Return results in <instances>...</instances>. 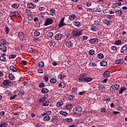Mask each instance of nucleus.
<instances>
[{
  "label": "nucleus",
  "mask_w": 127,
  "mask_h": 127,
  "mask_svg": "<svg viewBox=\"0 0 127 127\" xmlns=\"http://www.w3.org/2000/svg\"><path fill=\"white\" fill-rule=\"evenodd\" d=\"M75 18H76V15L75 14H72L69 16V20L73 21L74 19H75Z\"/></svg>",
  "instance_id": "obj_20"
},
{
  "label": "nucleus",
  "mask_w": 127,
  "mask_h": 127,
  "mask_svg": "<svg viewBox=\"0 0 127 127\" xmlns=\"http://www.w3.org/2000/svg\"><path fill=\"white\" fill-rule=\"evenodd\" d=\"M65 110H70V109H72V104H68L65 106Z\"/></svg>",
  "instance_id": "obj_33"
},
{
  "label": "nucleus",
  "mask_w": 127,
  "mask_h": 127,
  "mask_svg": "<svg viewBox=\"0 0 127 127\" xmlns=\"http://www.w3.org/2000/svg\"><path fill=\"white\" fill-rule=\"evenodd\" d=\"M75 98V96L71 95L68 97L69 101H72Z\"/></svg>",
  "instance_id": "obj_42"
},
{
  "label": "nucleus",
  "mask_w": 127,
  "mask_h": 127,
  "mask_svg": "<svg viewBox=\"0 0 127 127\" xmlns=\"http://www.w3.org/2000/svg\"><path fill=\"white\" fill-rule=\"evenodd\" d=\"M120 88V85L119 84H115L114 85H112L111 87L110 88L111 90H118Z\"/></svg>",
  "instance_id": "obj_8"
},
{
  "label": "nucleus",
  "mask_w": 127,
  "mask_h": 127,
  "mask_svg": "<svg viewBox=\"0 0 127 127\" xmlns=\"http://www.w3.org/2000/svg\"><path fill=\"white\" fill-rule=\"evenodd\" d=\"M47 98H48V95H45V97L43 99H41L39 100V103H42V105L44 107H47L48 106V101L47 100Z\"/></svg>",
  "instance_id": "obj_1"
},
{
  "label": "nucleus",
  "mask_w": 127,
  "mask_h": 127,
  "mask_svg": "<svg viewBox=\"0 0 127 127\" xmlns=\"http://www.w3.org/2000/svg\"><path fill=\"white\" fill-rule=\"evenodd\" d=\"M28 7H29L30 8H34L36 7V5L32 3H29L27 4Z\"/></svg>",
  "instance_id": "obj_13"
},
{
  "label": "nucleus",
  "mask_w": 127,
  "mask_h": 127,
  "mask_svg": "<svg viewBox=\"0 0 127 127\" xmlns=\"http://www.w3.org/2000/svg\"><path fill=\"white\" fill-rule=\"evenodd\" d=\"M98 57H99V58H100V59H103V58H104V55H103V54L102 53H100L98 55Z\"/></svg>",
  "instance_id": "obj_51"
},
{
  "label": "nucleus",
  "mask_w": 127,
  "mask_h": 127,
  "mask_svg": "<svg viewBox=\"0 0 127 127\" xmlns=\"http://www.w3.org/2000/svg\"><path fill=\"white\" fill-rule=\"evenodd\" d=\"M10 70L11 71H12V72H16L17 70L16 68H15L13 65H11L10 66Z\"/></svg>",
  "instance_id": "obj_25"
},
{
  "label": "nucleus",
  "mask_w": 127,
  "mask_h": 127,
  "mask_svg": "<svg viewBox=\"0 0 127 127\" xmlns=\"http://www.w3.org/2000/svg\"><path fill=\"white\" fill-rule=\"evenodd\" d=\"M98 89H99V91H105V88L103 85H101L98 86Z\"/></svg>",
  "instance_id": "obj_26"
},
{
  "label": "nucleus",
  "mask_w": 127,
  "mask_h": 127,
  "mask_svg": "<svg viewBox=\"0 0 127 127\" xmlns=\"http://www.w3.org/2000/svg\"><path fill=\"white\" fill-rule=\"evenodd\" d=\"M74 24L75 26H77V27H80L81 26V22L79 21H76L74 22Z\"/></svg>",
  "instance_id": "obj_36"
},
{
  "label": "nucleus",
  "mask_w": 127,
  "mask_h": 127,
  "mask_svg": "<svg viewBox=\"0 0 127 127\" xmlns=\"http://www.w3.org/2000/svg\"><path fill=\"white\" fill-rule=\"evenodd\" d=\"M5 95L6 96H10L11 94L9 90H7L5 92Z\"/></svg>",
  "instance_id": "obj_60"
},
{
  "label": "nucleus",
  "mask_w": 127,
  "mask_h": 127,
  "mask_svg": "<svg viewBox=\"0 0 127 127\" xmlns=\"http://www.w3.org/2000/svg\"><path fill=\"white\" fill-rule=\"evenodd\" d=\"M19 6V4L17 3H14L11 5V7L14 8H17Z\"/></svg>",
  "instance_id": "obj_24"
},
{
  "label": "nucleus",
  "mask_w": 127,
  "mask_h": 127,
  "mask_svg": "<svg viewBox=\"0 0 127 127\" xmlns=\"http://www.w3.org/2000/svg\"><path fill=\"white\" fill-rule=\"evenodd\" d=\"M64 77H65V75L63 74H60L58 76V78L59 79H60V80H63V79H64Z\"/></svg>",
  "instance_id": "obj_46"
},
{
  "label": "nucleus",
  "mask_w": 127,
  "mask_h": 127,
  "mask_svg": "<svg viewBox=\"0 0 127 127\" xmlns=\"http://www.w3.org/2000/svg\"><path fill=\"white\" fill-rule=\"evenodd\" d=\"M8 78L9 79H10V80H11L12 81L13 80H14V75H13V74H12V73H9V74L8 75Z\"/></svg>",
  "instance_id": "obj_23"
},
{
  "label": "nucleus",
  "mask_w": 127,
  "mask_h": 127,
  "mask_svg": "<svg viewBox=\"0 0 127 127\" xmlns=\"http://www.w3.org/2000/svg\"><path fill=\"white\" fill-rule=\"evenodd\" d=\"M107 64L108 63H107V61H102L100 62L101 66H103V67H105Z\"/></svg>",
  "instance_id": "obj_22"
},
{
  "label": "nucleus",
  "mask_w": 127,
  "mask_h": 127,
  "mask_svg": "<svg viewBox=\"0 0 127 127\" xmlns=\"http://www.w3.org/2000/svg\"><path fill=\"white\" fill-rule=\"evenodd\" d=\"M86 74L84 73L83 75L80 76V77L78 78L79 82H84V81H85V76H86Z\"/></svg>",
  "instance_id": "obj_9"
},
{
  "label": "nucleus",
  "mask_w": 127,
  "mask_h": 127,
  "mask_svg": "<svg viewBox=\"0 0 127 127\" xmlns=\"http://www.w3.org/2000/svg\"><path fill=\"white\" fill-rule=\"evenodd\" d=\"M40 35V33L37 31H35L34 32V36L37 37Z\"/></svg>",
  "instance_id": "obj_44"
},
{
  "label": "nucleus",
  "mask_w": 127,
  "mask_h": 127,
  "mask_svg": "<svg viewBox=\"0 0 127 127\" xmlns=\"http://www.w3.org/2000/svg\"><path fill=\"white\" fill-rule=\"evenodd\" d=\"M49 45L51 46V47H54L55 43L51 41L49 42Z\"/></svg>",
  "instance_id": "obj_40"
},
{
  "label": "nucleus",
  "mask_w": 127,
  "mask_h": 127,
  "mask_svg": "<svg viewBox=\"0 0 127 127\" xmlns=\"http://www.w3.org/2000/svg\"><path fill=\"white\" fill-rule=\"evenodd\" d=\"M64 19H65V17H63L60 21V23L59 24V26L60 28H61V27H63V26H65L66 25V24L64 23Z\"/></svg>",
  "instance_id": "obj_4"
},
{
  "label": "nucleus",
  "mask_w": 127,
  "mask_h": 127,
  "mask_svg": "<svg viewBox=\"0 0 127 127\" xmlns=\"http://www.w3.org/2000/svg\"><path fill=\"white\" fill-rule=\"evenodd\" d=\"M127 45H125L122 48L121 50V53H124V52H125V51H126V50H127Z\"/></svg>",
  "instance_id": "obj_14"
},
{
  "label": "nucleus",
  "mask_w": 127,
  "mask_h": 127,
  "mask_svg": "<svg viewBox=\"0 0 127 127\" xmlns=\"http://www.w3.org/2000/svg\"><path fill=\"white\" fill-rule=\"evenodd\" d=\"M0 43V47H1L2 46H3L5 43H6V41L4 39H2L1 40Z\"/></svg>",
  "instance_id": "obj_18"
},
{
  "label": "nucleus",
  "mask_w": 127,
  "mask_h": 127,
  "mask_svg": "<svg viewBox=\"0 0 127 127\" xmlns=\"http://www.w3.org/2000/svg\"><path fill=\"white\" fill-rule=\"evenodd\" d=\"M42 94H47L48 93V89L46 88H43L41 90Z\"/></svg>",
  "instance_id": "obj_17"
},
{
  "label": "nucleus",
  "mask_w": 127,
  "mask_h": 127,
  "mask_svg": "<svg viewBox=\"0 0 127 127\" xmlns=\"http://www.w3.org/2000/svg\"><path fill=\"white\" fill-rule=\"evenodd\" d=\"M21 64L22 65H26V64H27V63H26V62L25 61H22L21 62Z\"/></svg>",
  "instance_id": "obj_59"
},
{
  "label": "nucleus",
  "mask_w": 127,
  "mask_h": 127,
  "mask_svg": "<svg viewBox=\"0 0 127 127\" xmlns=\"http://www.w3.org/2000/svg\"><path fill=\"white\" fill-rule=\"evenodd\" d=\"M54 14H55V9L52 8L50 11L49 15L53 16Z\"/></svg>",
  "instance_id": "obj_19"
},
{
  "label": "nucleus",
  "mask_w": 127,
  "mask_h": 127,
  "mask_svg": "<svg viewBox=\"0 0 127 127\" xmlns=\"http://www.w3.org/2000/svg\"><path fill=\"white\" fill-rule=\"evenodd\" d=\"M65 121L67 122V123H71V122H72V118H66L65 119Z\"/></svg>",
  "instance_id": "obj_52"
},
{
  "label": "nucleus",
  "mask_w": 127,
  "mask_h": 127,
  "mask_svg": "<svg viewBox=\"0 0 127 127\" xmlns=\"http://www.w3.org/2000/svg\"><path fill=\"white\" fill-rule=\"evenodd\" d=\"M44 83L42 82L39 84V88H43L44 87Z\"/></svg>",
  "instance_id": "obj_57"
},
{
  "label": "nucleus",
  "mask_w": 127,
  "mask_h": 127,
  "mask_svg": "<svg viewBox=\"0 0 127 127\" xmlns=\"http://www.w3.org/2000/svg\"><path fill=\"white\" fill-rule=\"evenodd\" d=\"M18 96H20L21 97L22 96H23L24 95V91H20L18 93Z\"/></svg>",
  "instance_id": "obj_48"
},
{
  "label": "nucleus",
  "mask_w": 127,
  "mask_h": 127,
  "mask_svg": "<svg viewBox=\"0 0 127 127\" xmlns=\"http://www.w3.org/2000/svg\"><path fill=\"white\" fill-rule=\"evenodd\" d=\"M43 120L44 121L47 122V121H48V116H46L44 117Z\"/></svg>",
  "instance_id": "obj_61"
},
{
  "label": "nucleus",
  "mask_w": 127,
  "mask_h": 127,
  "mask_svg": "<svg viewBox=\"0 0 127 127\" xmlns=\"http://www.w3.org/2000/svg\"><path fill=\"white\" fill-rule=\"evenodd\" d=\"M122 43V41L121 40H117L115 42L116 45H120Z\"/></svg>",
  "instance_id": "obj_53"
},
{
  "label": "nucleus",
  "mask_w": 127,
  "mask_h": 127,
  "mask_svg": "<svg viewBox=\"0 0 127 127\" xmlns=\"http://www.w3.org/2000/svg\"><path fill=\"white\" fill-rule=\"evenodd\" d=\"M62 37H63V35H62V34H58L56 35L55 39L56 40H61Z\"/></svg>",
  "instance_id": "obj_7"
},
{
  "label": "nucleus",
  "mask_w": 127,
  "mask_h": 127,
  "mask_svg": "<svg viewBox=\"0 0 127 127\" xmlns=\"http://www.w3.org/2000/svg\"><path fill=\"white\" fill-rule=\"evenodd\" d=\"M111 49L112 50H113V51H115V50H116V49H117V47H116L115 46H113L111 47Z\"/></svg>",
  "instance_id": "obj_63"
},
{
  "label": "nucleus",
  "mask_w": 127,
  "mask_h": 127,
  "mask_svg": "<svg viewBox=\"0 0 127 127\" xmlns=\"http://www.w3.org/2000/svg\"><path fill=\"white\" fill-rule=\"evenodd\" d=\"M89 65L90 67H95V66H97V64L93 62L89 63Z\"/></svg>",
  "instance_id": "obj_39"
},
{
  "label": "nucleus",
  "mask_w": 127,
  "mask_h": 127,
  "mask_svg": "<svg viewBox=\"0 0 127 127\" xmlns=\"http://www.w3.org/2000/svg\"><path fill=\"white\" fill-rule=\"evenodd\" d=\"M0 61H2V62H5L6 61V59L4 58V57L0 56Z\"/></svg>",
  "instance_id": "obj_38"
},
{
  "label": "nucleus",
  "mask_w": 127,
  "mask_h": 127,
  "mask_svg": "<svg viewBox=\"0 0 127 127\" xmlns=\"http://www.w3.org/2000/svg\"><path fill=\"white\" fill-rule=\"evenodd\" d=\"M17 96L15 95H13L11 97H10V100H14L15 99V97H16Z\"/></svg>",
  "instance_id": "obj_58"
},
{
  "label": "nucleus",
  "mask_w": 127,
  "mask_h": 127,
  "mask_svg": "<svg viewBox=\"0 0 127 127\" xmlns=\"http://www.w3.org/2000/svg\"><path fill=\"white\" fill-rule=\"evenodd\" d=\"M0 49L2 52H6V47L5 46H2Z\"/></svg>",
  "instance_id": "obj_27"
},
{
  "label": "nucleus",
  "mask_w": 127,
  "mask_h": 127,
  "mask_svg": "<svg viewBox=\"0 0 127 127\" xmlns=\"http://www.w3.org/2000/svg\"><path fill=\"white\" fill-rule=\"evenodd\" d=\"M16 57V55H10L9 56V59H13Z\"/></svg>",
  "instance_id": "obj_49"
},
{
  "label": "nucleus",
  "mask_w": 127,
  "mask_h": 127,
  "mask_svg": "<svg viewBox=\"0 0 127 127\" xmlns=\"http://www.w3.org/2000/svg\"><path fill=\"white\" fill-rule=\"evenodd\" d=\"M77 7L78 8V9H83V7H82L81 5H77Z\"/></svg>",
  "instance_id": "obj_64"
},
{
  "label": "nucleus",
  "mask_w": 127,
  "mask_h": 127,
  "mask_svg": "<svg viewBox=\"0 0 127 127\" xmlns=\"http://www.w3.org/2000/svg\"><path fill=\"white\" fill-rule=\"evenodd\" d=\"M7 127V123L5 122L2 123L0 125V127Z\"/></svg>",
  "instance_id": "obj_34"
},
{
  "label": "nucleus",
  "mask_w": 127,
  "mask_h": 127,
  "mask_svg": "<svg viewBox=\"0 0 127 127\" xmlns=\"http://www.w3.org/2000/svg\"><path fill=\"white\" fill-rule=\"evenodd\" d=\"M38 65L40 68H42V67H44V63L42 62H40L38 63Z\"/></svg>",
  "instance_id": "obj_29"
},
{
  "label": "nucleus",
  "mask_w": 127,
  "mask_h": 127,
  "mask_svg": "<svg viewBox=\"0 0 127 127\" xmlns=\"http://www.w3.org/2000/svg\"><path fill=\"white\" fill-rule=\"evenodd\" d=\"M91 29L92 31H97V28L95 26H92L91 27Z\"/></svg>",
  "instance_id": "obj_50"
},
{
  "label": "nucleus",
  "mask_w": 127,
  "mask_h": 127,
  "mask_svg": "<svg viewBox=\"0 0 127 127\" xmlns=\"http://www.w3.org/2000/svg\"><path fill=\"white\" fill-rule=\"evenodd\" d=\"M126 89L127 88L126 87H122L119 91L120 95H122V94H123V92H125V91H126Z\"/></svg>",
  "instance_id": "obj_31"
},
{
  "label": "nucleus",
  "mask_w": 127,
  "mask_h": 127,
  "mask_svg": "<svg viewBox=\"0 0 127 127\" xmlns=\"http://www.w3.org/2000/svg\"><path fill=\"white\" fill-rule=\"evenodd\" d=\"M73 111H74V112H77V114H80V113L82 112L83 110L82 109V107H78L76 108H73Z\"/></svg>",
  "instance_id": "obj_6"
},
{
  "label": "nucleus",
  "mask_w": 127,
  "mask_h": 127,
  "mask_svg": "<svg viewBox=\"0 0 127 127\" xmlns=\"http://www.w3.org/2000/svg\"><path fill=\"white\" fill-rule=\"evenodd\" d=\"M103 77H104L105 78H109V77H110V72L106 70L103 74Z\"/></svg>",
  "instance_id": "obj_12"
},
{
  "label": "nucleus",
  "mask_w": 127,
  "mask_h": 127,
  "mask_svg": "<svg viewBox=\"0 0 127 127\" xmlns=\"http://www.w3.org/2000/svg\"><path fill=\"white\" fill-rule=\"evenodd\" d=\"M11 83L10 80L7 79V80H5L3 82V85L4 86H8Z\"/></svg>",
  "instance_id": "obj_11"
},
{
  "label": "nucleus",
  "mask_w": 127,
  "mask_h": 127,
  "mask_svg": "<svg viewBox=\"0 0 127 127\" xmlns=\"http://www.w3.org/2000/svg\"><path fill=\"white\" fill-rule=\"evenodd\" d=\"M48 35H49V37L50 38H51V39H52V38H53V32H49L48 33Z\"/></svg>",
  "instance_id": "obj_37"
},
{
  "label": "nucleus",
  "mask_w": 127,
  "mask_h": 127,
  "mask_svg": "<svg viewBox=\"0 0 127 127\" xmlns=\"http://www.w3.org/2000/svg\"><path fill=\"white\" fill-rule=\"evenodd\" d=\"M94 23L95 25H100V21H98V20H95Z\"/></svg>",
  "instance_id": "obj_56"
},
{
  "label": "nucleus",
  "mask_w": 127,
  "mask_h": 127,
  "mask_svg": "<svg viewBox=\"0 0 127 127\" xmlns=\"http://www.w3.org/2000/svg\"><path fill=\"white\" fill-rule=\"evenodd\" d=\"M53 22V19L52 18H48V25H50V24H52Z\"/></svg>",
  "instance_id": "obj_45"
},
{
  "label": "nucleus",
  "mask_w": 127,
  "mask_h": 127,
  "mask_svg": "<svg viewBox=\"0 0 127 127\" xmlns=\"http://www.w3.org/2000/svg\"><path fill=\"white\" fill-rule=\"evenodd\" d=\"M89 55H94V54H95V51H94L93 50H89Z\"/></svg>",
  "instance_id": "obj_47"
},
{
  "label": "nucleus",
  "mask_w": 127,
  "mask_h": 127,
  "mask_svg": "<svg viewBox=\"0 0 127 127\" xmlns=\"http://www.w3.org/2000/svg\"><path fill=\"white\" fill-rule=\"evenodd\" d=\"M98 41V38H94L93 39H91L89 40V43H91V44H94V43H97Z\"/></svg>",
  "instance_id": "obj_10"
},
{
  "label": "nucleus",
  "mask_w": 127,
  "mask_h": 127,
  "mask_svg": "<svg viewBox=\"0 0 127 127\" xmlns=\"http://www.w3.org/2000/svg\"><path fill=\"white\" fill-rule=\"evenodd\" d=\"M72 44H73V43H72L71 41H68L66 43V46L68 48H70L71 46H72Z\"/></svg>",
  "instance_id": "obj_21"
},
{
  "label": "nucleus",
  "mask_w": 127,
  "mask_h": 127,
  "mask_svg": "<svg viewBox=\"0 0 127 127\" xmlns=\"http://www.w3.org/2000/svg\"><path fill=\"white\" fill-rule=\"evenodd\" d=\"M60 114L62 116H66V115L68 114V113L66 112H64L63 111H60Z\"/></svg>",
  "instance_id": "obj_35"
},
{
  "label": "nucleus",
  "mask_w": 127,
  "mask_h": 127,
  "mask_svg": "<svg viewBox=\"0 0 127 127\" xmlns=\"http://www.w3.org/2000/svg\"><path fill=\"white\" fill-rule=\"evenodd\" d=\"M124 62H125L124 59H120L116 60L115 63H116V64H123Z\"/></svg>",
  "instance_id": "obj_15"
},
{
  "label": "nucleus",
  "mask_w": 127,
  "mask_h": 127,
  "mask_svg": "<svg viewBox=\"0 0 127 127\" xmlns=\"http://www.w3.org/2000/svg\"><path fill=\"white\" fill-rule=\"evenodd\" d=\"M82 32H83L82 30L73 31L71 32V34L73 37H77V36H80V35H82Z\"/></svg>",
  "instance_id": "obj_2"
},
{
  "label": "nucleus",
  "mask_w": 127,
  "mask_h": 127,
  "mask_svg": "<svg viewBox=\"0 0 127 127\" xmlns=\"http://www.w3.org/2000/svg\"><path fill=\"white\" fill-rule=\"evenodd\" d=\"M84 81L85 82H91L92 81V78L84 76Z\"/></svg>",
  "instance_id": "obj_32"
},
{
  "label": "nucleus",
  "mask_w": 127,
  "mask_h": 127,
  "mask_svg": "<svg viewBox=\"0 0 127 127\" xmlns=\"http://www.w3.org/2000/svg\"><path fill=\"white\" fill-rule=\"evenodd\" d=\"M50 82L51 84H55L57 82V80L54 78H52L50 79Z\"/></svg>",
  "instance_id": "obj_30"
},
{
  "label": "nucleus",
  "mask_w": 127,
  "mask_h": 127,
  "mask_svg": "<svg viewBox=\"0 0 127 127\" xmlns=\"http://www.w3.org/2000/svg\"><path fill=\"white\" fill-rule=\"evenodd\" d=\"M116 14L117 15H122L123 14V11L121 10H118L116 11Z\"/></svg>",
  "instance_id": "obj_41"
},
{
  "label": "nucleus",
  "mask_w": 127,
  "mask_h": 127,
  "mask_svg": "<svg viewBox=\"0 0 127 127\" xmlns=\"http://www.w3.org/2000/svg\"><path fill=\"white\" fill-rule=\"evenodd\" d=\"M9 16L11 17H12V16H17L19 17V16H20V14H19V13L16 11H11L9 13Z\"/></svg>",
  "instance_id": "obj_3"
},
{
  "label": "nucleus",
  "mask_w": 127,
  "mask_h": 127,
  "mask_svg": "<svg viewBox=\"0 0 127 127\" xmlns=\"http://www.w3.org/2000/svg\"><path fill=\"white\" fill-rule=\"evenodd\" d=\"M104 23L107 25V26H109V25H110V21L109 20H105Z\"/></svg>",
  "instance_id": "obj_43"
},
{
  "label": "nucleus",
  "mask_w": 127,
  "mask_h": 127,
  "mask_svg": "<svg viewBox=\"0 0 127 127\" xmlns=\"http://www.w3.org/2000/svg\"><path fill=\"white\" fill-rule=\"evenodd\" d=\"M59 120V118H58V117L57 116H54L52 119V123H54V122H58V120Z\"/></svg>",
  "instance_id": "obj_16"
},
{
  "label": "nucleus",
  "mask_w": 127,
  "mask_h": 127,
  "mask_svg": "<svg viewBox=\"0 0 127 127\" xmlns=\"http://www.w3.org/2000/svg\"><path fill=\"white\" fill-rule=\"evenodd\" d=\"M57 107H61V106L63 105V102H62V101H59L57 103Z\"/></svg>",
  "instance_id": "obj_28"
},
{
  "label": "nucleus",
  "mask_w": 127,
  "mask_h": 127,
  "mask_svg": "<svg viewBox=\"0 0 127 127\" xmlns=\"http://www.w3.org/2000/svg\"><path fill=\"white\" fill-rule=\"evenodd\" d=\"M44 25L45 26H47V25H48V19L46 20Z\"/></svg>",
  "instance_id": "obj_62"
},
{
  "label": "nucleus",
  "mask_w": 127,
  "mask_h": 127,
  "mask_svg": "<svg viewBox=\"0 0 127 127\" xmlns=\"http://www.w3.org/2000/svg\"><path fill=\"white\" fill-rule=\"evenodd\" d=\"M5 30L6 34H8L9 32V28L7 27H5Z\"/></svg>",
  "instance_id": "obj_55"
},
{
  "label": "nucleus",
  "mask_w": 127,
  "mask_h": 127,
  "mask_svg": "<svg viewBox=\"0 0 127 127\" xmlns=\"http://www.w3.org/2000/svg\"><path fill=\"white\" fill-rule=\"evenodd\" d=\"M18 37L21 41L24 39V33L20 32L18 33Z\"/></svg>",
  "instance_id": "obj_5"
},
{
  "label": "nucleus",
  "mask_w": 127,
  "mask_h": 127,
  "mask_svg": "<svg viewBox=\"0 0 127 127\" xmlns=\"http://www.w3.org/2000/svg\"><path fill=\"white\" fill-rule=\"evenodd\" d=\"M44 80H45V82H48V75H46L43 78Z\"/></svg>",
  "instance_id": "obj_54"
}]
</instances>
